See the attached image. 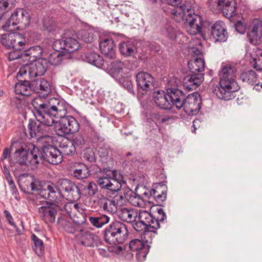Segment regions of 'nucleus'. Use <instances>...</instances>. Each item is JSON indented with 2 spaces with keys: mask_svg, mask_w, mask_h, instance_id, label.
<instances>
[{
  "mask_svg": "<svg viewBox=\"0 0 262 262\" xmlns=\"http://www.w3.org/2000/svg\"><path fill=\"white\" fill-rule=\"evenodd\" d=\"M151 232L155 233L156 230L151 231L148 235H145L144 234V241L139 239H134L129 244L130 249L136 252V258L139 262H143L146 258L149 251V247L147 245L148 239L146 236H150Z\"/></svg>",
  "mask_w": 262,
  "mask_h": 262,
  "instance_id": "12",
  "label": "nucleus"
},
{
  "mask_svg": "<svg viewBox=\"0 0 262 262\" xmlns=\"http://www.w3.org/2000/svg\"><path fill=\"white\" fill-rule=\"evenodd\" d=\"M129 202L134 206L142 207L144 205V201L140 195L134 193Z\"/></svg>",
  "mask_w": 262,
  "mask_h": 262,
  "instance_id": "49",
  "label": "nucleus"
},
{
  "mask_svg": "<svg viewBox=\"0 0 262 262\" xmlns=\"http://www.w3.org/2000/svg\"><path fill=\"white\" fill-rule=\"evenodd\" d=\"M165 1L168 4L174 7V8L172 10L171 12L176 7H180L181 5H183L186 2H185L184 3H182L180 5H179L181 3L182 0H165Z\"/></svg>",
  "mask_w": 262,
  "mask_h": 262,
  "instance_id": "57",
  "label": "nucleus"
},
{
  "mask_svg": "<svg viewBox=\"0 0 262 262\" xmlns=\"http://www.w3.org/2000/svg\"><path fill=\"white\" fill-rule=\"evenodd\" d=\"M75 236L77 241L86 247H94L100 243L99 237L87 229H81L76 231Z\"/></svg>",
  "mask_w": 262,
  "mask_h": 262,
  "instance_id": "17",
  "label": "nucleus"
},
{
  "mask_svg": "<svg viewBox=\"0 0 262 262\" xmlns=\"http://www.w3.org/2000/svg\"><path fill=\"white\" fill-rule=\"evenodd\" d=\"M178 89L169 88L167 90L166 93L163 91H157L154 93L153 98L156 104L160 108L164 110H170L173 106H176V91Z\"/></svg>",
  "mask_w": 262,
  "mask_h": 262,
  "instance_id": "8",
  "label": "nucleus"
},
{
  "mask_svg": "<svg viewBox=\"0 0 262 262\" xmlns=\"http://www.w3.org/2000/svg\"><path fill=\"white\" fill-rule=\"evenodd\" d=\"M4 213H5V215L7 218V220L8 221V222L9 223V224L11 226H14L15 224H14V222H13V217L11 216V215L10 214V213L7 210H5L4 211Z\"/></svg>",
  "mask_w": 262,
  "mask_h": 262,
  "instance_id": "60",
  "label": "nucleus"
},
{
  "mask_svg": "<svg viewBox=\"0 0 262 262\" xmlns=\"http://www.w3.org/2000/svg\"><path fill=\"white\" fill-rule=\"evenodd\" d=\"M136 77L138 89L144 91L150 90L155 81L152 76L146 72H139Z\"/></svg>",
  "mask_w": 262,
  "mask_h": 262,
  "instance_id": "20",
  "label": "nucleus"
},
{
  "mask_svg": "<svg viewBox=\"0 0 262 262\" xmlns=\"http://www.w3.org/2000/svg\"><path fill=\"white\" fill-rule=\"evenodd\" d=\"M1 42L8 48L21 50L26 45V39L23 35L18 33H13L4 35Z\"/></svg>",
  "mask_w": 262,
  "mask_h": 262,
  "instance_id": "14",
  "label": "nucleus"
},
{
  "mask_svg": "<svg viewBox=\"0 0 262 262\" xmlns=\"http://www.w3.org/2000/svg\"><path fill=\"white\" fill-rule=\"evenodd\" d=\"M119 191V194L115 196V199L120 202V205L128 201L129 202V198H131L134 192L128 187H124L118 190Z\"/></svg>",
  "mask_w": 262,
  "mask_h": 262,
  "instance_id": "37",
  "label": "nucleus"
},
{
  "mask_svg": "<svg viewBox=\"0 0 262 262\" xmlns=\"http://www.w3.org/2000/svg\"><path fill=\"white\" fill-rule=\"evenodd\" d=\"M204 75L201 73L189 74L183 80V85L188 91L196 89L203 80Z\"/></svg>",
  "mask_w": 262,
  "mask_h": 262,
  "instance_id": "23",
  "label": "nucleus"
},
{
  "mask_svg": "<svg viewBox=\"0 0 262 262\" xmlns=\"http://www.w3.org/2000/svg\"><path fill=\"white\" fill-rule=\"evenodd\" d=\"M189 2H185L180 7H176L172 12V18L178 22L187 23V32L191 35L199 34L203 37L201 32L202 19L201 17L194 13Z\"/></svg>",
  "mask_w": 262,
  "mask_h": 262,
  "instance_id": "3",
  "label": "nucleus"
},
{
  "mask_svg": "<svg viewBox=\"0 0 262 262\" xmlns=\"http://www.w3.org/2000/svg\"><path fill=\"white\" fill-rule=\"evenodd\" d=\"M30 21V17L29 13L25 9H18L11 14L5 27L19 25V28H25L29 25Z\"/></svg>",
  "mask_w": 262,
  "mask_h": 262,
  "instance_id": "15",
  "label": "nucleus"
},
{
  "mask_svg": "<svg viewBox=\"0 0 262 262\" xmlns=\"http://www.w3.org/2000/svg\"><path fill=\"white\" fill-rule=\"evenodd\" d=\"M33 114L37 121L30 120L28 128L32 137L50 132V127L57 122L55 119H61L56 129L59 136H64L77 132L80 128L78 121L72 116H66L67 112L66 103L55 98L46 100L38 97L32 102Z\"/></svg>",
  "mask_w": 262,
  "mask_h": 262,
  "instance_id": "1",
  "label": "nucleus"
},
{
  "mask_svg": "<svg viewBox=\"0 0 262 262\" xmlns=\"http://www.w3.org/2000/svg\"><path fill=\"white\" fill-rule=\"evenodd\" d=\"M164 34L171 40H173L176 37V31L171 26L167 25L164 31Z\"/></svg>",
  "mask_w": 262,
  "mask_h": 262,
  "instance_id": "52",
  "label": "nucleus"
},
{
  "mask_svg": "<svg viewBox=\"0 0 262 262\" xmlns=\"http://www.w3.org/2000/svg\"><path fill=\"white\" fill-rule=\"evenodd\" d=\"M31 238L33 242V248L34 251L38 256L41 255L44 251L43 242L35 234H32Z\"/></svg>",
  "mask_w": 262,
  "mask_h": 262,
  "instance_id": "43",
  "label": "nucleus"
},
{
  "mask_svg": "<svg viewBox=\"0 0 262 262\" xmlns=\"http://www.w3.org/2000/svg\"><path fill=\"white\" fill-rule=\"evenodd\" d=\"M240 79L243 81L253 85L257 79V74L253 70H248L243 72L240 75Z\"/></svg>",
  "mask_w": 262,
  "mask_h": 262,
  "instance_id": "40",
  "label": "nucleus"
},
{
  "mask_svg": "<svg viewBox=\"0 0 262 262\" xmlns=\"http://www.w3.org/2000/svg\"><path fill=\"white\" fill-rule=\"evenodd\" d=\"M250 43L257 45L262 43V21L255 19L253 20L247 33Z\"/></svg>",
  "mask_w": 262,
  "mask_h": 262,
  "instance_id": "18",
  "label": "nucleus"
},
{
  "mask_svg": "<svg viewBox=\"0 0 262 262\" xmlns=\"http://www.w3.org/2000/svg\"><path fill=\"white\" fill-rule=\"evenodd\" d=\"M119 50L122 54L126 56H130L135 53L136 48L134 41H128L120 43Z\"/></svg>",
  "mask_w": 262,
  "mask_h": 262,
  "instance_id": "36",
  "label": "nucleus"
},
{
  "mask_svg": "<svg viewBox=\"0 0 262 262\" xmlns=\"http://www.w3.org/2000/svg\"><path fill=\"white\" fill-rule=\"evenodd\" d=\"M57 187V191L60 193L62 191L64 192V195L67 197V199L71 201H76L80 198V190L78 186L75 185L70 180L62 179L58 180ZM61 199L62 198L61 193ZM60 199L58 201H60Z\"/></svg>",
  "mask_w": 262,
  "mask_h": 262,
  "instance_id": "11",
  "label": "nucleus"
},
{
  "mask_svg": "<svg viewBox=\"0 0 262 262\" xmlns=\"http://www.w3.org/2000/svg\"><path fill=\"white\" fill-rule=\"evenodd\" d=\"M31 68V78L43 75L48 68L47 59H39L29 63Z\"/></svg>",
  "mask_w": 262,
  "mask_h": 262,
  "instance_id": "22",
  "label": "nucleus"
},
{
  "mask_svg": "<svg viewBox=\"0 0 262 262\" xmlns=\"http://www.w3.org/2000/svg\"><path fill=\"white\" fill-rule=\"evenodd\" d=\"M86 61L99 68H106L104 59L98 54L95 52L88 53L85 55Z\"/></svg>",
  "mask_w": 262,
  "mask_h": 262,
  "instance_id": "31",
  "label": "nucleus"
},
{
  "mask_svg": "<svg viewBox=\"0 0 262 262\" xmlns=\"http://www.w3.org/2000/svg\"><path fill=\"white\" fill-rule=\"evenodd\" d=\"M118 216L124 222L133 223V227L137 231H144L145 235L160 228L158 221L145 210L124 208L118 212Z\"/></svg>",
  "mask_w": 262,
  "mask_h": 262,
  "instance_id": "2",
  "label": "nucleus"
},
{
  "mask_svg": "<svg viewBox=\"0 0 262 262\" xmlns=\"http://www.w3.org/2000/svg\"><path fill=\"white\" fill-rule=\"evenodd\" d=\"M235 29L238 33L242 34L245 30L244 25L241 22L238 21L235 25Z\"/></svg>",
  "mask_w": 262,
  "mask_h": 262,
  "instance_id": "59",
  "label": "nucleus"
},
{
  "mask_svg": "<svg viewBox=\"0 0 262 262\" xmlns=\"http://www.w3.org/2000/svg\"><path fill=\"white\" fill-rule=\"evenodd\" d=\"M30 187L31 190L39 191L38 193L42 198L51 201L58 203L61 198L60 192L57 191V187L53 183H49L45 188H42L40 182L35 180L31 183Z\"/></svg>",
  "mask_w": 262,
  "mask_h": 262,
  "instance_id": "10",
  "label": "nucleus"
},
{
  "mask_svg": "<svg viewBox=\"0 0 262 262\" xmlns=\"http://www.w3.org/2000/svg\"><path fill=\"white\" fill-rule=\"evenodd\" d=\"M239 86L234 78H220L219 86H216L214 93L217 97L225 100H230L235 97V92Z\"/></svg>",
  "mask_w": 262,
  "mask_h": 262,
  "instance_id": "7",
  "label": "nucleus"
},
{
  "mask_svg": "<svg viewBox=\"0 0 262 262\" xmlns=\"http://www.w3.org/2000/svg\"><path fill=\"white\" fill-rule=\"evenodd\" d=\"M65 52L72 53L77 50L80 44L77 40L72 37H67L64 39Z\"/></svg>",
  "mask_w": 262,
  "mask_h": 262,
  "instance_id": "39",
  "label": "nucleus"
},
{
  "mask_svg": "<svg viewBox=\"0 0 262 262\" xmlns=\"http://www.w3.org/2000/svg\"><path fill=\"white\" fill-rule=\"evenodd\" d=\"M128 231L126 226L119 221L112 223L104 231V237L109 243H122L127 238Z\"/></svg>",
  "mask_w": 262,
  "mask_h": 262,
  "instance_id": "6",
  "label": "nucleus"
},
{
  "mask_svg": "<svg viewBox=\"0 0 262 262\" xmlns=\"http://www.w3.org/2000/svg\"><path fill=\"white\" fill-rule=\"evenodd\" d=\"M43 29L49 33H54L56 30V25L52 19L46 18L43 22Z\"/></svg>",
  "mask_w": 262,
  "mask_h": 262,
  "instance_id": "47",
  "label": "nucleus"
},
{
  "mask_svg": "<svg viewBox=\"0 0 262 262\" xmlns=\"http://www.w3.org/2000/svg\"><path fill=\"white\" fill-rule=\"evenodd\" d=\"M99 206L104 211L111 214L115 213L118 210V206L120 205V202L115 199H110L105 197L101 198L99 201Z\"/></svg>",
  "mask_w": 262,
  "mask_h": 262,
  "instance_id": "28",
  "label": "nucleus"
},
{
  "mask_svg": "<svg viewBox=\"0 0 262 262\" xmlns=\"http://www.w3.org/2000/svg\"><path fill=\"white\" fill-rule=\"evenodd\" d=\"M124 64L121 61L116 60L112 61L107 68L111 72V75L115 78H119V75L122 73Z\"/></svg>",
  "mask_w": 262,
  "mask_h": 262,
  "instance_id": "35",
  "label": "nucleus"
},
{
  "mask_svg": "<svg viewBox=\"0 0 262 262\" xmlns=\"http://www.w3.org/2000/svg\"><path fill=\"white\" fill-rule=\"evenodd\" d=\"M57 206L45 202L38 209L39 216L47 224L53 223L57 215Z\"/></svg>",
  "mask_w": 262,
  "mask_h": 262,
  "instance_id": "19",
  "label": "nucleus"
},
{
  "mask_svg": "<svg viewBox=\"0 0 262 262\" xmlns=\"http://www.w3.org/2000/svg\"><path fill=\"white\" fill-rule=\"evenodd\" d=\"M63 55L59 52H54L51 54L49 57L48 64L50 63L52 65H58L60 64L63 59Z\"/></svg>",
  "mask_w": 262,
  "mask_h": 262,
  "instance_id": "45",
  "label": "nucleus"
},
{
  "mask_svg": "<svg viewBox=\"0 0 262 262\" xmlns=\"http://www.w3.org/2000/svg\"><path fill=\"white\" fill-rule=\"evenodd\" d=\"M40 161L44 160L52 164H58L62 161V156L59 149L51 145L42 146V152H39Z\"/></svg>",
  "mask_w": 262,
  "mask_h": 262,
  "instance_id": "16",
  "label": "nucleus"
},
{
  "mask_svg": "<svg viewBox=\"0 0 262 262\" xmlns=\"http://www.w3.org/2000/svg\"><path fill=\"white\" fill-rule=\"evenodd\" d=\"M43 53V49L39 46H36L23 51V57L25 58V61L31 62L39 59H45L42 57Z\"/></svg>",
  "mask_w": 262,
  "mask_h": 262,
  "instance_id": "25",
  "label": "nucleus"
},
{
  "mask_svg": "<svg viewBox=\"0 0 262 262\" xmlns=\"http://www.w3.org/2000/svg\"><path fill=\"white\" fill-rule=\"evenodd\" d=\"M97 182L101 188L112 191H118L122 187L121 182L117 178L116 171L114 170H107L101 173L98 177Z\"/></svg>",
  "mask_w": 262,
  "mask_h": 262,
  "instance_id": "9",
  "label": "nucleus"
},
{
  "mask_svg": "<svg viewBox=\"0 0 262 262\" xmlns=\"http://www.w3.org/2000/svg\"><path fill=\"white\" fill-rule=\"evenodd\" d=\"M153 119H156L157 120L156 123L157 122H164L167 120L166 118H162L159 114H155L153 116Z\"/></svg>",
  "mask_w": 262,
  "mask_h": 262,
  "instance_id": "61",
  "label": "nucleus"
},
{
  "mask_svg": "<svg viewBox=\"0 0 262 262\" xmlns=\"http://www.w3.org/2000/svg\"><path fill=\"white\" fill-rule=\"evenodd\" d=\"M209 5L212 9L221 10L227 17H231L235 14V0H210Z\"/></svg>",
  "mask_w": 262,
  "mask_h": 262,
  "instance_id": "13",
  "label": "nucleus"
},
{
  "mask_svg": "<svg viewBox=\"0 0 262 262\" xmlns=\"http://www.w3.org/2000/svg\"><path fill=\"white\" fill-rule=\"evenodd\" d=\"M90 222L96 228H101L110 221V217L104 214L99 215L96 216H90Z\"/></svg>",
  "mask_w": 262,
  "mask_h": 262,
  "instance_id": "38",
  "label": "nucleus"
},
{
  "mask_svg": "<svg viewBox=\"0 0 262 262\" xmlns=\"http://www.w3.org/2000/svg\"><path fill=\"white\" fill-rule=\"evenodd\" d=\"M32 86L33 87V92L42 94V97L39 96V97L48 100L45 96H47L51 92V88L47 80L41 78H38L32 81ZM37 98H38V97H37ZM36 98H37V97L33 99L32 102ZM49 99H48V100Z\"/></svg>",
  "mask_w": 262,
  "mask_h": 262,
  "instance_id": "21",
  "label": "nucleus"
},
{
  "mask_svg": "<svg viewBox=\"0 0 262 262\" xmlns=\"http://www.w3.org/2000/svg\"><path fill=\"white\" fill-rule=\"evenodd\" d=\"M237 70L236 68L231 64L222 65L219 75L220 78H234Z\"/></svg>",
  "mask_w": 262,
  "mask_h": 262,
  "instance_id": "34",
  "label": "nucleus"
},
{
  "mask_svg": "<svg viewBox=\"0 0 262 262\" xmlns=\"http://www.w3.org/2000/svg\"><path fill=\"white\" fill-rule=\"evenodd\" d=\"M14 159L18 165L33 169L36 168L40 161L39 150L34 145L31 148L21 147L15 151Z\"/></svg>",
  "mask_w": 262,
  "mask_h": 262,
  "instance_id": "4",
  "label": "nucleus"
},
{
  "mask_svg": "<svg viewBox=\"0 0 262 262\" xmlns=\"http://www.w3.org/2000/svg\"><path fill=\"white\" fill-rule=\"evenodd\" d=\"M201 121L200 119H195L193 121L192 127L194 128V129L192 130V132H195V130L197 128V126L199 127Z\"/></svg>",
  "mask_w": 262,
  "mask_h": 262,
  "instance_id": "62",
  "label": "nucleus"
},
{
  "mask_svg": "<svg viewBox=\"0 0 262 262\" xmlns=\"http://www.w3.org/2000/svg\"><path fill=\"white\" fill-rule=\"evenodd\" d=\"M251 56H253L251 62L252 67L258 71H262V49L255 48L253 49Z\"/></svg>",
  "mask_w": 262,
  "mask_h": 262,
  "instance_id": "32",
  "label": "nucleus"
},
{
  "mask_svg": "<svg viewBox=\"0 0 262 262\" xmlns=\"http://www.w3.org/2000/svg\"><path fill=\"white\" fill-rule=\"evenodd\" d=\"M53 48L56 51V52L60 53L62 50L65 51L64 39H57L55 40L53 44Z\"/></svg>",
  "mask_w": 262,
  "mask_h": 262,
  "instance_id": "53",
  "label": "nucleus"
},
{
  "mask_svg": "<svg viewBox=\"0 0 262 262\" xmlns=\"http://www.w3.org/2000/svg\"><path fill=\"white\" fill-rule=\"evenodd\" d=\"M71 168L73 176L77 179L86 178L90 174L88 167L82 163H75L71 166Z\"/></svg>",
  "mask_w": 262,
  "mask_h": 262,
  "instance_id": "29",
  "label": "nucleus"
},
{
  "mask_svg": "<svg viewBox=\"0 0 262 262\" xmlns=\"http://www.w3.org/2000/svg\"><path fill=\"white\" fill-rule=\"evenodd\" d=\"M21 50H16L13 49V50L8 54V58L10 60H13L17 59H22L23 60L25 61V58L23 57V52L20 53Z\"/></svg>",
  "mask_w": 262,
  "mask_h": 262,
  "instance_id": "51",
  "label": "nucleus"
},
{
  "mask_svg": "<svg viewBox=\"0 0 262 262\" xmlns=\"http://www.w3.org/2000/svg\"><path fill=\"white\" fill-rule=\"evenodd\" d=\"M108 250L109 252H114L118 255L123 254L124 253V250L122 249V248L117 245L108 247Z\"/></svg>",
  "mask_w": 262,
  "mask_h": 262,
  "instance_id": "55",
  "label": "nucleus"
},
{
  "mask_svg": "<svg viewBox=\"0 0 262 262\" xmlns=\"http://www.w3.org/2000/svg\"><path fill=\"white\" fill-rule=\"evenodd\" d=\"M72 145L75 147H80L84 144L85 141L84 137L81 134H77L75 135L72 140Z\"/></svg>",
  "mask_w": 262,
  "mask_h": 262,
  "instance_id": "50",
  "label": "nucleus"
},
{
  "mask_svg": "<svg viewBox=\"0 0 262 262\" xmlns=\"http://www.w3.org/2000/svg\"><path fill=\"white\" fill-rule=\"evenodd\" d=\"M8 6L7 0H0V19Z\"/></svg>",
  "mask_w": 262,
  "mask_h": 262,
  "instance_id": "56",
  "label": "nucleus"
},
{
  "mask_svg": "<svg viewBox=\"0 0 262 262\" xmlns=\"http://www.w3.org/2000/svg\"><path fill=\"white\" fill-rule=\"evenodd\" d=\"M98 153L103 162L107 163L109 161H112L113 159L112 151L109 147L105 146L100 147L98 150Z\"/></svg>",
  "mask_w": 262,
  "mask_h": 262,
  "instance_id": "42",
  "label": "nucleus"
},
{
  "mask_svg": "<svg viewBox=\"0 0 262 262\" xmlns=\"http://www.w3.org/2000/svg\"><path fill=\"white\" fill-rule=\"evenodd\" d=\"M158 213L159 215V216L158 217V219H155L154 217L153 218L156 220V221H158V223H159L160 221L163 222L164 220L166 219V214L164 211V210L160 208L158 210ZM160 224V223H159Z\"/></svg>",
  "mask_w": 262,
  "mask_h": 262,
  "instance_id": "58",
  "label": "nucleus"
},
{
  "mask_svg": "<svg viewBox=\"0 0 262 262\" xmlns=\"http://www.w3.org/2000/svg\"><path fill=\"white\" fill-rule=\"evenodd\" d=\"M98 252L100 255L103 256V257H107L108 256L109 254L108 253V251L107 250L105 249H101L99 248L98 249Z\"/></svg>",
  "mask_w": 262,
  "mask_h": 262,
  "instance_id": "63",
  "label": "nucleus"
},
{
  "mask_svg": "<svg viewBox=\"0 0 262 262\" xmlns=\"http://www.w3.org/2000/svg\"><path fill=\"white\" fill-rule=\"evenodd\" d=\"M99 47L102 53L107 58L112 59L115 57V45L112 39L107 38L100 41Z\"/></svg>",
  "mask_w": 262,
  "mask_h": 262,
  "instance_id": "26",
  "label": "nucleus"
},
{
  "mask_svg": "<svg viewBox=\"0 0 262 262\" xmlns=\"http://www.w3.org/2000/svg\"><path fill=\"white\" fill-rule=\"evenodd\" d=\"M211 35L216 41H225L228 34L222 21H216L211 28Z\"/></svg>",
  "mask_w": 262,
  "mask_h": 262,
  "instance_id": "24",
  "label": "nucleus"
},
{
  "mask_svg": "<svg viewBox=\"0 0 262 262\" xmlns=\"http://www.w3.org/2000/svg\"><path fill=\"white\" fill-rule=\"evenodd\" d=\"M166 188L164 186L158 184L155 186L148 193L145 192L144 195L147 198H153L158 203H161L165 201L166 198Z\"/></svg>",
  "mask_w": 262,
  "mask_h": 262,
  "instance_id": "27",
  "label": "nucleus"
},
{
  "mask_svg": "<svg viewBox=\"0 0 262 262\" xmlns=\"http://www.w3.org/2000/svg\"><path fill=\"white\" fill-rule=\"evenodd\" d=\"M94 31L91 29L82 30L78 32V37L85 42H91L94 40Z\"/></svg>",
  "mask_w": 262,
  "mask_h": 262,
  "instance_id": "41",
  "label": "nucleus"
},
{
  "mask_svg": "<svg viewBox=\"0 0 262 262\" xmlns=\"http://www.w3.org/2000/svg\"><path fill=\"white\" fill-rule=\"evenodd\" d=\"M28 73L29 76L31 78V68L29 63H27L21 67L17 74V78L27 75Z\"/></svg>",
  "mask_w": 262,
  "mask_h": 262,
  "instance_id": "54",
  "label": "nucleus"
},
{
  "mask_svg": "<svg viewBox=\"0 0 262 262\" xmlns=\"http://www.w3.org/2000/svg\"><path fill=\"white\" fill-rule=\"evenodd\" d=\"M75 147L71 144H62L60 146V149H59L61 155L69 156L74 154L75 151Z\"/></svg>",
  "mask_w": 262,
  "mask_h": 262,
  "instance_id": "46",
  "label": "nucleus"
},
{
  "mask_svg": "<svg viewBox=\"0 0 262 262\" xmlns=\"http://www.w3.org/2000/svg\"><path fill=\"white\" fill-rule=\"evenodd\" d=\"M32 82L27 80H20L15 85L14 91L16 94L29 96L33 92Z\"/></svg>",
  "mask_w": 262,
  "mask_h": 262,
  "instance_id": "30",
  "label": "nucleus"
},
{
  "mask_svg": "<svg viewBox=\"0 0 262 262\" xmlns=\"http://www.w3.org/2000/svg\"><path fill=\"white\" fill-rule=\"evenodd\" d=\"M83 157L85 160L90 162H94L96 160L95 154L91 148H87L83 150Z\"/></svg>",
  "mask_w": 262,
  "mask_h": 262,
  "instance_id": "48",
  "label": "nucleus"
},
{
  "mask_svg": "<svg viewBox=\"0 0 262 262\" xmlns=\"http://www.w3.org/2000/svg\"><path fill=\"white\" fill-rule=\"evenodd\" d=\"M10 154V151L9 149L8 148H5L3 152L2 160H3L7 159L9 156Z\"/></svg>",
  "mask_w": 262,
  "mask_h": 262,
  "instance_id": "64",
  "label": "nucleus"
},
{
  "mask_svg": "<svg viewBox=\"0 0 262 262\" xmlns=\"http://www.w3.org/2000/svg\"><path fill=\"white\" fill-rule=\"evenodd\" d=\"M188 67L193 74H196V72H200L204 70L205 67L204 60L201 57L191 59L188 62Z\"/></svg>",
  "mask_w": 262,
  "mask_h": 262,
  "instance_id": "33",
  "label": "nucleus"
},
{
  "mask_svg": "<svg viewBox=\"0 0 262 262\" xmlns=\"http://www.w3.org/2000/svg\"><path fill=\"white\" fill-rule=\"evenodd\" d=\"M176 95L174 97L176 100V107L178 109L183 108L184 112L188 115L197 114L201 109V99L198 94L193 93L189 95L185 99L184 93L178 89L176 91Z\"/></svg>",
  "mask_w": 262,
  "mask_h": 262,
  "instance_id": "5",
  "label": "nucleus"
},
{
  "mask_svg": "<svg viewBox=\"0 0 262 262\" xmlns=\"http://www.w3.org/2000/svg\"><path fill=\"white\" fill-rule=\"evenodd\" d=\"M58 223L68 233H73L75 232V225L66 220L61 218L58 219Z\"/></svg>",
  "mask_w": 262,
  "mask_h": 262,
  "instance_id": "44",
  "label": "nucleus"
}]
</instances>
